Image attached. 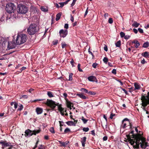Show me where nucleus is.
<instances>
[{"instance_id":"obj_49","label":"nucleus","mask_w":149,"mask_h":149,"mask_svg":"<svg viewBox=\"0 0 149 149\" xmlns=\"http://www.w3.org/2000/svg\"><path fill=\"white\" fill-rule=\"evenodd\" d=\"M135 45V47L136 48H138L139 46L140 45V44L138 41L136 42Z\"/></svg>"},{"instance_id":"obj_33","label":"nucleus","mask_w":149,"mask_h":149,"mask_svg":"<svg viewBox=\"0 0 149 149\" xmlns=\"http://www.w3.org/2000/svg\"><path fill=\"white\" fill-rule=\"evenodd\" d=\"M88 94L90 95H94L96 94L95 92L90 91L88 92Z\"/></svg>"},{"instance_id":"obj_3","label":"nucleus","mask_w":149,"mask_h":149,"mask_svg":"<svg viewBox=\"0 0 149 149\" xmlns=\"http://www.w3.org/2000/svg\"><path fill=\"white\" fill-rule=\"evenodd\" d=\"M39 27L35 24H31L27 28L28 33L30 35H33L39 30Z\"/></svg>"},{"instance_id":"obj_47","label":"nucleus","mask_w":149,"mask_h":149,"mask_svg":"<svg viewBox=\"0 0 149 149\" xmlns=\"http://www.w3.org/2000/svg\"><path fill=\"white\" fill-rule=\"evenodd\" d=\"M98 65L97 63H93L92 65V66L93 68H96L97 67V66Z\"/></svg>"},{"instance_id":"obj_12","label":"nucleus","mask_w":149,"mask_h":149,"mask_svg":"<svg viewBox=\"0 0 149 149\" xmlns=\"http://www.w3.org/2000/svg\"><path fill=\"white\" fill-rule=\"evenodd\" d=\"M20 36L22 39V42L21 43H24L26 41L27 39V36L25 34H20Z\"/></svg>"},{"instance_id":"obj_62","label":"nucleus","mask_w":149,"mask_h":149,"mask_svg":"<svg viewBox=\"0 0 149 149\" xmlns=\"http://www.w3.org/2000/svg\"><path fill=\"white\" fill-rule=\"evenodd\" d=\"M134 88L133 87H132L130 88V90H129V91L130 92H131L132 91H134Z\"/></svg>"},{"instance_id":"obj_26","label":"nucleus","mask_w":149,"mask_h":149,"mask_svg":"<svg viewBox=\"0 0 149 149\" xmlns=\"http://www.w3.org/2000/svg\"><path fill=\"white\" fill-rule=\"evenodd\" d=\"M140 25L139 23H137L136 21H134V23L132 24V26L136 28L137 27Z\"/></svg>"},{"instance_id":"obj_5","label":"nucleus","mask_w":149,"mask_h":149,"mask_svg":"<svg viewBox=\"0 0 149 149\" xmlns=\"http://www.w3.org/2000/svg\"><path fill=\"white\" fill-rule=\"evenodd\" d=\"M17 12L22 14H25L28 11L27 7L24 5L19 4L17 8Z\"/></svg>"},{"instance_id":"obj_61","label":"nucleus","mask_w":149,"mask_h":149,"mask_svg":"<svg viewBox=\"0 0 149 149\" xmlns=\"http://www.w3.org/2000/svg\"><path fill=\"white\" fill-rule=\"evenodd\" d=\"M108 139L107 136H104L103 137V139L104 141H106Z\"/></svg>"},{"instance_id":"obj_24","label":"nucleus","mask_w":149,"mask_h":149,"mask_svg":"<svg viewBox=\"0 0 149 149\" xmlns=\"http://www.w3.org/2000/svg\"><path fill=\"white\" fill-rule=\"evenodd\" d=\"M142 103L141 104L142 106L144 107H146L148 104L147 101H142Z\"/></svg>"},{"instance_id":"obj_48","label":"nucleus","mask_w":149,"mask_h":149,"mask_svg":"<svg viewBox=\"0 0 149 149\" xmlns=\"http://www.w3.org/2000/svg\"><path fill=\"white\" fill-rule=\"evenodd\" d=\"M76 1H77V0H73V2H72V3L71 4V7H72L74 5L75 3V2Z\"/></svg>"},{"instance_id":"obj_45","label":"nucleus","mask_w":149,"mask_h":149,"mask_svg":"<svg viewBox=\"0 0 149 149\" xmlns=\"http://www.w3.org/2000/svg\"><path fill=\"white\" fill-rule=\"evenodd\" d=\"M113 19L112 18H109V20H108V22L109 23L112 24L113 23Z\"/></svg>"},{"instance_id":"obj_60","label":"nucleus","mask_w":149,"mask_h":149,"mask_svg":"<svg viewBox=\"0 0 149 149\" xmlns=\"http://www.w3.org/2000/svg\"><path fill=\"white\" fill-rule=\"evenodd\" d=\"M104 50L107 52L108 51V48L107 46L105 45V46L104 47Z\"/></svg>"},{"instance_id":"obj_52","label":"nucleus","mask_w":149,"mask_h":149,"mask_svg":"<svg viewBox=\"0 0 149 149\" xmlns=\"http://www.w3.org/2000/svg\"><path fill=\"white\" fill-rule=\"evenodd\" d=\"M62 47L63 48H64L66 46V44L65 43H61Z\"/></svg>"},{"instance_id":"obj_64","label":"nucleus","mask_w":149,"mask_h":149,"mask_svg":"<svg viewBox=\"0 0 149 149\" xmlns=\"http://www.w3.org/2000/svg\"><path fill=\"white\" fill-rule=\"evenodd\" d=\"M14 108L15 109H16L17 107L18 106V104L16 102L15 103V104H14Z\"/></svg>"},{"instance_id":"obj_1","label":"nucleus","mask_w":149,"mask_h":149,"mask_svg":"<svg viewBox=\"0 0 149 149\" xmlns=\"http://www.w3.org/2000/svg\"><path fill=\"white\" fill-rule=\"evenodd\" d=\"M146 139L142 136L139 137H138L135 143L136 145L133 146V148H136L137 149H139V144H140L141 148L145 149L148 146V143L146 142Z\"/></svg>"},{"instance_id":"obj_23","label":"nucleus","mask_w":149,"mask_h":149,"mask_svg":"<svg viewBox=\"0 0 149 149\" xmlns=\"http://www.w3.org/2000/svg\"><path fill=\"white\" fill-rule=\"evenodd\" d=\"M134 86L135 88L134 90H135V89L138 90L140 88V86L137 83H134Z\"/></svg>"},{"instance_id":"obj_4","label":"nucleus","mask_w":149,"mask_h":149,"mask_svg":"<svg viewBox=\"0 0 149 149\" xmlns=\"http://www.w3.org/2000/svg\"><path fill=\"white\" fill-rule=\"evenodd\" d=\"M41 131V130L40 129L38 130H34L33 131H32L29 129H27L25 131V135L26 136H30L33 135H36V134L40 133Z\"/></svg>"},{"instance_id":"obj_20","label":"nucleus","mask_w":149,"mask_h":149,"mask_svg":"<svg viewBox=\"0 0 149 149\" xmlns=\"http://www.w3.org/2000/svg\"><path fill=\"white\" fill-rule=\"evenodd\" d=\"M142 55L146 58H148L149 57V52H145L142 54Z\"/></svg>"},{"instance_id":"obj_55","label":"nucleus","mask_w":149,"mask_h":149,"mask_svg":"<svg viewBox=\"0 0 149 149\" xmlns=\"http://www.w3.org/2000/svg\"><path fill=\"white\" fill-rule=\"evenodd\" d=\"M26 68L25 67H23L20 70V72H22V71L24 70Z\"/></svg>"},{"instance_id":"obj_6","label":"nucleus","mask_w":149,"mask_h":149,"mask_svg":"<svg viewBox=\"0 0 149 149\" xmlns=\"http://www.w3.org/2000/svg\"><path fill=\"white\" fill-rule=\"evenodd\" d=\"M16 8V7L14 4L9 3L6 5V10L8 13H11L14 12Z\"/></svg>"},{"instance_id":"obj_58","label":"nucleus","mask_w":149,"mask_h":149,"mask_svg":"<svg viewBox=\"0 0 149 149\" xmlns=\"http://www.w3.org/2000/svg\"><path fill=\"white\" fill-rule=\"evenodd\" d=\"M146 62L144 58H143V59L141 61V63L143 64H144Z\"/></svg>"},{"instance_id":"obj_41","label":"nucleus","mask_w":149,"mask_h":149,"mask_svg":"<svg viewBox=\"0 0 149 149\" xmlns=\"http://www.w3.org/2000/svg\"><path fill=\"white\" fill-rule=\"evenodd\" d=\"M82 130L84 131L87 132L89 131V128L88 127H84Z\"/></svg>"},{"instance_id":"obj_56","label":"nucleus","mask_w":149,"mask_h":149,"mask_svg":"<svg viewBox=\"0 0 149 149\" xmlns=\"http://www.w3.org/2000/svg\"><path fill=\"white\" fill-rule=\"evenodd\" d=\"M64 28L66 29H67L68 28V24H65L64 25Z\"/></svg>"},{"instance_id":"obj_54","label":"nucleus","mask_w":149,"mask_h":149,"mask_svg":"<svg viewBox=\"0 0 149 149\" xmlns=\"http://www.w3.org/2000/svg\"><path fill=\"white\" fill-rule=\"evenodd\" d=\"M70 63L73 67L74 66L73 64V63H74V60L73 59H72L71 61H70Z\"/></svg>"},{"instance_id":"obj_50","label":"nucleus","mask_w":149,"mask_h":149,"mask_svg":"<svg viewBox=\"0 0 149 149\" xmlns=\"http://www.w3.org/2000/svg\"><path fill=\"white\" fill-rule=\"evenodd\" d=\"M58 43V40H57L53 41V44L54 45H56Z\"/></svg>"},{"instance_id":"obj_14","label":"nucleus","mask_w":149,"mask_h":149,"mask_svg":"<svg viewBox=\"0 0 149 149\" xmlns=\"http://www.w3.org/2000/svg\"><path fill=\"white\" fill-rule=\"evenodd\" d=\"M16 42L17 45H20L23 43H21L22 42V39L20 35H18L16 39Z\"/></svg>"},{"instance_id":"obj_18","label":"nucleus","mask_w":149,"mask_h":149,"mask_svg":"<svg viewBox=\"0 0 149 149\" xmlns=\"http://www.w3.org/2000/svg\"><path fill=\"white\" fill-rule=\"evenodd\" d=\"M43 111V109L42 108L39 107H37L36 109V111L38 114H41Z\"/></svg>"},{"instance_id":"obj_38","label":"nucleus","mask_w":149,"mask_h":149,"mask_svg":"<svg viewBox=\"0 0 149 149\" xmlns=\"http://www.w3.org/2000/svg\"><path fill=\"white\" fill-rule=\"evenodd\" d=\"M49 131L52 134H54L55 133V131L53 127H51L50 128Z\"/></svg>"},{"instance_id":"obj_2","label":"nucleus","mask_w":149,"mask_h":149,"mask_svg":"<svg viewBox=\"0 0 149 149\" xmlns=\"http://www.w3.org/2000/svg\"><path fill=\"white\" fill-rule=\"evenodd\" d=\"M46 104L52 110H54L56 106L58 107V109L60 112L63 111L64 108L61 107V104H56L55 102L52 100H47V102L46 103Z\"/></svg>"},{"instance_id":"obj_19","label":"nucleus","mask_w":149,"mask_h":149,"mask_svg":"<svg viewBox=\"0 0 149 149\" xmlns=\"http://www.w3.org/2000/svg\"><path fill=\"white\" fill-rule=\"evenodd\" d=\"M59 142L61 146L63 147L66 146V145H68L69 143V141H66L65 142H62L61 141H59Z\"/></svg>"},{"instance_id":"obj_44","label":"nucleus","mask_w":149,"mask_h":149,"mask_svg":"<svg viewBox=\"0 0 149 149\" xmlns=\"http://www.w3.org/2000/svg\"><path fill=\"white\" fill-rule=\"evenodd\" d=\"M115 114H113V113H111L110 116V118H111V119H112L113 118V117L115 116Z\"/></svg>"},{"instance_id":"obj_29","label":"nucleus","mask_w":149,"mask_h":149,"mask_svg":"<svg viewBox=\"0 0 149 149\" xmlns=\"http://www.w3.org/2000/svg\"><path fill=\"white\" fill-rule=\"evenodd\" d=\"M47 95L49 97H54L52 92L48 91L47 92Z\"/></svg>"},{"instance_id":"obj_43","label":"nucleus","mask_w":149,"mask_h":149,"mask_svg":"<svg viewBox=\"0 0 149 149\" xmlns=\"http://www.w3.org/2000/svg\"><path fill=\"white\" fill-rule=\"evenodd\" d=\"M23 108V106L22 105H21L19 106V108L18 109V110L19 111H21L22 109Z\"/></svg>"},{"instance_id":"obj_39","label":"nucleus","mask_w":149,"mask_h":149,"mask_svg":"<svg viewBox=\"0 0 149 149\" xmlns=\"http://www.w3.org/2000/svg\"><path fill=\"white\" fill-rule=\"evenodd\" d=\"M80 66L81 64L80 63H78L77 66L78 70L80 72H82L83 71V70L81 69Z\"/></svg>"},{"instance_id":"obj_17","label":"nucleus","mask_w":149,"mask_h":149,"mask_svg":"<svg viewBox=\"0 0 149 149\" xmlns=\"http://www.w3.org/2000/svg\"><path fill=\"white\" fill-rule=\"evenodd\" d=\"M67 105L68 108H70V109H72L71 107H73V104L70 101H67Z\"/></svg>"},{"instance_id":"obj_35","label":"nucleus","mask_w":149,"mask_h":149,"mask_svg":"<svg viewBox=\"0 0 149 149\" xmlns=\"http://www.w3.org/2000/svg\"><path fill=\"white\" fill-rule=\"evenodd\" d=\"M81 120L84 124L86 123L88 121V119L84 118V117H82Z\"/></svg>"},{"instance_id":"obj_9","label":"nucleus","mask_w":149,"mask_h":149,"mask_svg":"<svg viewBox=\"0 0 149 149\" xmlns=\"http://www.w3.org/2000/svg\"><path fill=\"white\" fill-rule=\"evenodd\" d=\"M11 143L7 142L6 141L1 140L0 141V144L1 145L2 149H4V148L10 146Z\"/></svg>"},{"instance_id":"obj_57","label":"nucleus","mask_w":149,"mask_h":149,"mask_svg":"<svg viewBox=\"0 0 149 149\" xmlns=\"http://www.w3.org/2000/svg\"><path fill=\"white\" fill-rule=\"evenodd\" d=\"M121 88V89L124 91L125 93L126 94H128L127 91H126L125 89H124L123 88Z\"/></svg>"},{"instance_id":"obj_40","label":"nucleus","mask_w":149,"mask_h":149,"mask_svg":"<svg viewBox=\"0 0 149 149\" xmlns=\"http://www.w3.org/2000/svg\"><path fill=\"white\" fill-rule=\"evenodd\" d=\"M120 35L121 38L125 37V33L123 32H120Z\"/></svg>"},{"instance_id":"obj_37","label":"nucleus","mask_w":149,"mask_h":149,"mask_svg":"<svg viewBox=\"0 0 149 149\" xmlns=\"http://www.w3.org/2000/svg\"><path fill=\"white\" fill-rule=\"evenodd\" d=\"M103 60L104 63L107 64L108 62V59L107 58L105 57L104 58Z\"/></svg>"},{"instance_id":"obj_22","label":"nucleus","mask_w":149,"mask_h":149,"mask_svg":"<svg viewBox=\"0 0 149 149\" xmlns=\"http://www.w3.org/2000/svg\"><path fill=\"white\" fill-rule=\"evenodd\" d=\"M66 123L69 126L73 125L75 126L76 125L72 121H70L67 122Z\"/></svg>"},{"instance_id":"obj_42","label":"nucleus","mask_w":149,"mask_h":149,"mask_svg":"<svg viewBox=\"0 0 149 149\" xmlns=\"http://www.w3.org/2000/svg\"><path fill=\"white\" fill-rule=\"evenodd\" d=\"M38 149H45V146L44 145H41L38 148Z\"/></svg>"},{"instance_id":"obj_16","label":"nucleus","mask_w":149,"mask_h":149,"mask_svg":"<svg viewBox=\"0 0 149 149\" xmlns=\"http://www.w3.org/2000/svg\"><path fill=\"white\" fill-rule=\"evenodd\" d=\"M86 138L85 136L81 138V141L82 143V146L84 147L85 146V144L86 141Z\"/></svg>"},{"instance_id":"obj_25","label":"nucleus","mask_w":149,"mask_h":149,"mask_svg":"<svg viewBox=\"0 0 149 149\" xmlns=\"http://www.w3.org/2000/svg\"><path fill=\"white\" fill-rule=\"evenodd\" d=\"M61 13H59L57 14L56 16V21L58 20L60 18L61 16Z\"/></svg>"},{"instance_id":"obj_36","label":"nucleus","mask_w":149,"mask_h":149,"mask_svg":"<svg viewBox=\"0 0 149 149\" xmlns=\"http://www.w3.org/2000/svg\"><path fill=\"white\" fill-rule=\"evenodd\" d=\"M70 132V129L69 128H67L65 129L64 131V134L67 133L68 132Z\"/></svg>"},{"instance_id":"obj_8","label":"nucleus","mask_w":149,"mask_h":149,"mask_svg":"<svg viewBox=\"0 0 149 149\" xmlns=\"http://www.w3.org/2000/svg\"><path fill=\"white\" fill-rule=\"evenodd\" d=\"M133 128H134V127H132L131 128H130L129 129L131 130V132L130 133V134H132V138L133 139H136V141L138 137H141V135L140 134H134V131L133 129Z\"/></svg>"},{"instance_id":"obj_46","label":"nucleus","mask_w":149,"mask_h":149,"mask_svg":"<svg viewBox=\"0 0 149 149\" xmlns=\"http://www.w3.org/2000/svg\"><path fill=\"white\" fill-rule=\"evenodd\" d=\"M138 30L139 33H143V30L142 29L140 28H139L138 29Z\"/></svg>"},{"instance_id":"obj_34","label":"nucleus","mask_w":149,"mask_h":149,"mask_svg":"<svg viewBox=\"0 0 149 149\" xmlns=\"http://www.w3.org/2000/svg\"><path fill=\"white\" fill-rule=\"evenodd\" d=\"M81 91L84 93H88V91L87 90L86 88H82L81 89Z\"/></svg>"},{"instance_id":"obj_53","label":"nucleus","mask_w":149,"mask_h":149,"mask_svg":"<svg viewBox=\"0 0 149 149\" xmlns=\"http://www.w3.org/2000/svg\"><path fill=\"white\" fill-rule=\"evenodd\" d=\"M112 73L114 74H116V70L115 69H113L112 71Z\"/></svg>"},{"instance_id":"obj_7","label":"nucleus","mask_w":149,"mask_h":149,"mask_svg":"<svg viewBox=\"0 0 149 149\" xmlns=\"http://www.w3.org/2000/svg\"><path fill=\"white\" fill-rule=\"evenodd\" d=\"M128 126H130V128H131L132 127V125L129 120L127 118H125L122 121V127L123 129H125Z\"/></svg>"},{"instance_id":"obj_59","label":"nucleus","mask_w":149,"mask_h":149,"mask_svg":"<svg viewBox=\"0 0 149 149\" xmlns=\"http://www.w3.org/2000/svg\"><path fill=\"white\" fill-rule=\"evenodd\" d=\"M9 147L8 148V149H14L13 148V146L12 145L10 144V146H9Z\"/></svg>"},{"instance_id":"obj_51","label":"nucleus","mask_w":149,"mask_h":149,"mask_svg":"<svg viewBox=\"0 0 149 149\" xmlns=\"http://www.w3.org/2000/svg\"><path fill=\"white\" fill-rule=\"evenodd\" d=\"M130 37V36L129 35H126L125 36V37H124V38L126 40H127L129 39Z\"/></svg>"},{"instance_id":"obj_63","label":"nucleus","mask_w":149,"mask_h":149,"mask_svg":"<svg viewBox=\"0 0 149 149\" xmlns=\"http://www.w3.org/2000/svg\"><path fill=\"white\" fill-rule=\"evenodd\" d=\"M44 138L46 140H48L49 139V136L48 135L47 136H45L44 137Z\"/></svg>"},{"instance_id":"obj_21","label":"nucleus","mask_w":149,"mask_h":149,"mask_svg":"<svg viewBox=\"0 0 149 149\" xmlns=\"http://www.w3.org/2000/svg\"><path fill=\"white\" fill-rule=\"evenodd\" d=\"M76 95L81 99H86V97L84 95H83V94L81 93H77V94Z\"/></svg>"},{"instance_id":"obj_27","label":"nucleus","mask_w":149,"mask_h":149,"mask_svg":"<svg viewBox=\"0 0 149 149\" xmlns=\"http://www.w3.org/2000/svg\"><path fill=\"white\" fill-rule=\"evenodd\" d=\"M149 46V43L147 41L144 43L143 45V47L147 48Z\"/></svg>"},{"instance_id":"obj_10","label":"nucleus","mask_w":149,"mask_h":149,"mask_svg":"<svg viewBox=\"0 0 149 149\" xmlns=\"http://www.w3.org/2000/svg\"><path fill=\"white\" fill-rule=\"evenodd\" d=\"M59 33L61 37L64 38L68 34V30L66 29L65 30L61 29L59 31Z\"/></svg>"},{"instance_id":"obj_28","label":"nucleus","mask_w":149,"mask_h":149,"mask_svg":"<svg viewBox=\"0 0 149 149\" xmlns=\"http://www.w3.org/2000/svg\"><path fill=\"white\" fill-rule=\"evenodd\" d=\"M145 94L143 95V94L141 95V100L142 101H145L147 100V97L145 96Z\"/></svg>"},{"instance_id":"obj_11","label":"nucleus","mask_w":149,"mask_h":149,"mask_svg":"<svg viewBox=\"0 0 149 149\" xmlns=\"http://www.w3.org/2000/svg\"><path fill=\"white\" fill-rule=\"evenodd\" d=\"M130 134L126 135L127 138V139L129 141H130V143H131V144L132 145L134 146V143L135 142L136 139H132V137L131 136L132 135H130Z\"/></svg>"},{"instance_id":"obj_31","label":"nucleus","mask_w":149,"mask_h":149,"mask_svg":"<svg viewBox=\"0 0 149 149\" xmlns=\"http://www.w3.org/2000/svg\"><path fill=\"white\" fill-rule=\"evenodd\" d=\"M72 75H73V74L72 73H70V74H69V79H66V80H68V81H72Z\"/></svg>"},{"instance_id":"obj_30","label":"nucleus","mask_w":149,"mask_h":149,"mask_svg":"<svg viewBox=\"0 0 149 149\" xmlns=\"http://www.w3.org/2000/svg\"><path fill=\"white\" fill-rule=\"evenodd\" d=\"M115 45L116 47H120L121 45V41L120 40L118 41L115 43Z\"/></svg>"},{"instance_id":"obj_13","label":"nucleus","mask_w":149,"mask_h":149,"mask_svg":"<svg viewBox=\"0 0 149 149\" xmlns=\"http://www.w3.org/2000/svg\"><path fill=\"white\" fill-rule=\"evenodd\" d=\"M16 45H17L16 44H15V43H13L11 42H8V47L9 49L14 48L15 47Z\"/></svg>"},{"instance_id":"obj_32","label":"nucleus","mask_w":149,"mask_h":149,"mask_svg":"<svg viewBox=\"0 0 149 149\" xmlns=\"http://www.w3.org/2000/svg\"><path fill=\"white\" fill-rule=\"evenodd\" d=\"M41 10L45 12L48 11V9L47 8L43 6H41L40 7Z\"/></svg>"},{"instance_id":"obj_15","label":"nucleus","mask_w":149,"mask_h":149,"mask_svg":"<svg viewBox=\"0 0 149 149\" xmlns=\"http://www.w3.org/2000/svg\"><path fill=\"white\" fill-rule=\"evenodd\" d=\"M88 79L90 81L93 82H96L97 81V79L96 77L94 76H90L88 77Z\"/></svg>"}]
</instances>
